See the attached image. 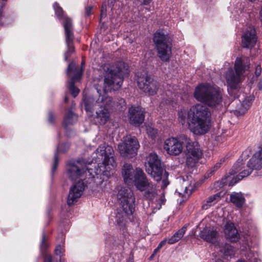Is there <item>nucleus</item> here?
Listing matches in <instances>:
<instances>
[{
	"label": "nucleus",
	"instance_id": "nucleus-40",
	"mask_svg": "<svg viewBox=\"0 0 262 262\" xmlns=\"http://www.w3.org/2000/svg\"><path fill=\"white\" fill-rule=\"evenodd\" d=\"M53 118H54L53 114L52 112H49L48 120L50 123H52L53 122Z\"/></svg>",
	"mask_w": 262,
	"mask_h": 262
},
{
	"label": "nucleus",
	"instance_id": "nucleus-25",
	"mask_svg": "<svg viewBox=\"0 0 262 262\" xmlns=\"http://www.w3.org/2000/svg\"><path fill=\"white\" fill-rule=\"evenodd\" d=\"M69 148V145L68 144H62L59 145L57 147L56 151L55 153L54 156V164L52 167V172H54L58 165V158H57V154L58 152H64L67 151V150Z\"/></svg>",
	"mask_w": 262,
	"mask_h": 262
},
{
	"label": "nucleus",
	"instance_id": "nucleus-9",
	"mask_svg": "<svg viewBox=\"0 0 262 262\" xmlns=\"http://www.w3.org/2000/svg\"><path fill=\"white\" fill-rule=\"evenodd\" d=\"M248 150H245L243 152L241 157L234 164L230 172L231 175L238 173V181L250 175L253 170H259L262 167V161L258 156L257 153L250 159L246 166L245 165L243 162V158H247L248 156Z\"/></svg>",
	"mask_w": 262,
	"mask_h": 262
},
{
	"label": "nucleus",
	"instance_id": "nucleus-18",
	"mask_svg": "<svg viewBox=\"0 0 262 262\" xmlns=\"http://www.w3.org/2000/svg\"><path fill=\"white\" fill-rule=\"evenodd\" d=\"M218 235L217 228L214 226L213 222H210L206 225L200 233V236L202 238L210 243L215 242Z\"/></svg>",
	"mask_w": 262,
	"mask_h": 262
},
{
	"label": "nucleus",
	"instance_id": "nucleus-2",
	"mask_svg": "<svg viewBox=\"0 0 262 262\" xmlns=\"http://www.w3.org/2000/svg\"><path fill=\"white\" fill-rule=\"evenodd\" d=\"M93 159L91 162L84 160L70 161L67 165V172L69 178L72 181L78 179H82L90 176V178H94V175L87 167V164L95 162L98 163L96 169V175H102L107 178L113 173L116 166L114 157V150L112 146L105 143L99 146L93 154Z\"/></svg>",
	"mask_w": 262,
	"mask_h": 262
},
{
	"label": "nucleus",
	"instance_id": "nucleus-29",
	"mask_svg": "<svg viewBox=\"0 0 262 262\" xmlns=\"http://www.w3.org/2000/svg\"><path fill=\"white\" fill-rule=\"evenodd\" d=\"M146 127L147 135L151 138H154L157 134V129H155L153 127L149 125L146 126Z\"/></svg>",
	"mask_w": 262,
	"mask_h": 262
},
{
	"label": "nucleus",
	"instance_id": "nucleus-14",
	"mask_svg": "<svg viewBox=\"0 0 262 262\" xmlns=\"http://www.w3.org/2000/svg\"><path fill=\"white\" fill-rule=\"evenodd\" d=\"M137 83L139 88L149 95H155L159 88L158 83L146 73L138 76Z\"/></svg>",
	"mask_w": 262,
	"mask_h": 262
},
{
	"label": "nucleus",
	"instance_id": "nucleus-37",
	"mask_svg": "<svg viewBox=\"0 0 262 262\" xmlns=\"http://www.w3.org/2000/svg\"><path fill=\"white\" fill-rule=\"evenodd\" d=\"M44 262H52V256L51 255H46L45 257Z\"/></svg>",
	"mask_w": 262,
	"mask_h": 262
},
{
	"label": "nucleus",
	"instance_id": "nucleus-20",
	"mask_svg": "<svg viewBox=\"0 0 262 262\" xmlns=\"http://www.w3.org/2000/svg\"><path fill=\"white\" fill-rule=\"evenodd\" d=\"M256 41L255 30L252 26H250L242 35V46L244 48H250L255 45Z\"/></svg>",
	"mask_w": 262,
	"mask_h": 262
},
{
	"label": "nucleus",
	"instance_id": "nucleus-4",
	"mask_svg": "<svg viewBox=\"0 0 262 262\" xmlns=\"http://www.w3.org/2000/svg\"><path fill=\"white\" fill-rule=\"evenodd\" d=\"M186 144L187 151V165L193 167L202 157V152L198 142L192 141L185 135L178 138H169L164 141V148L171 156H178L183 150V144Z\"/></svg>",
	"mask_w": 262,
	"mask_h": 262
},
{
	"label": "nucleus",
	"instance_id": "nucleus-36",
	"mask_svg": "<svg viewBox=\"0 0 262 262\" xmlns=\"http://www.w3.org/2000/svg\"><path fill=\"white\" fill-rule=\"evenodd\" d=\"M166 242H167V239H164V240L162 241L159 244L158 246V249H161L163 246H164Z\"/></svg>",
	"mask_w": 262,
	"mask_h": 262
},
{
	"label": "nucleus",
	"instance_id": "nucleus-45",
	"mask_svg": "<svg viewBox=\"0 0 262 262\" xmlns=\"http://www.w3.org/2000/svg\"><path fill=\"white\" fill-rule=\"evenodd\" d=\"M259 90H262V81H260L258 84Z\"/></svg>",
	"mask_w": 262,
	"mask_h": 262
},
{
	"label": "nucleus",
	"instance_id": "nucleus-24",
	"mask_svg": "<svg viewBox=\"0 0 262 262\" xmlns=\"http://www.w3.org/2000/svg\"><path fill=\"white\" fill-rule=\"evenodd\" d=\"M186 231V227H183L177 231L171 237L167 238V243L169 244H173L178 242L184 236Z\"/></svg>",
	"mask_w": 262,
	"mask_h": 262
},
{
	"label": "nucleus",
	"instance_id": "nucleus-1",
	"mask_svg": "<svg viewBox=\"0 0 262 262\" xmlns=\"http://www.w3.org/2000/svg\"><path fill=\"white\" fill-rule=\"evenodd\" d=\"M104 70L103 88L101 90L96 88L99 97L97 99L91 97L83 98L86 111L92 113L95 110V121L100 125H104L109 121L110 113L108 109L115 105L114 101L107 95V92L120 89L123 77L129 73L128 66L122 61L117 62L115 65L106 66Z\"/></svg>",
	"mask_w": 262,
	"mask_h": 262
},
{
	"label": "nucleus",
	"instance_id": "nucleus-12",
	"mask_svg": "<svg viewBox=\"0 0 262 262\" xmlns=\"http://www.w3.org/2000/svg\"><path fill=\"white\" fill-rule=\"evenodd\" d=\"M53 7L55 10L56 15L59 17H63L64 21L63 26L64 29L66 40L67 46V51L64 53V59L67 60L71 54L74 51V47L73 46V25L72 20L63 15V12L62 8L59 6L57 3H54Z\"/></svg>",
	"mask_w": 262,
	"mask_h": 262
},
{
	"label": "nucleus",
	"instance_id": "nucleus-26",
	"mask_svg": "<svg viewBox=\"0 0 262 262\" xmlns=\"http://www.w3.org/2000/svg\"><path fill=\"white\" fill-rule=\"evenodd\" d=\"M77 120V115L70 111L66 115L63 123L66 127H67L68 125L72 124L73 123L76 122Z\"/></svg>",
	"mask_w": 262,
	"mask_h": 262
},
{
	"label": "nucleus",
	"instance_id": "nucleus-34",
	"mask_svg": "<svg viewBox=\"0 0 262 262\" xmlns=\"http://www.w3.org/2000/svg\"><path fill=\"white\" fill-rule=\"evenodd\" d=\"M107 7L106 4H103L101 9V17H105L106 15Z\"/></svg>",
	"mask_w": 262,
	"mask_h": 262
},
{
	"label": "nucleus",
	"instance_id": "nucleus-42",
	"mask_svg": "<svg viewBox=\"0 0 262 262\" xmlns=\"http://www.w3.org/2000/svg\"><path fill=\"white\" fill-rule=\"evenodd\" d=\"M220 167V164L217 163L213 168V170L211 171L210 173H212L214 171H216Z\"/></svg>",
	"mask_w": 262,
	"mask_h": 262
},
{
	"label": "nucleus",
	"instance_id": "nucleus-6",
	"mask_svg": "<svg viewBox=\"0 0 262 262\" xmlns=\"http://www.w3.org/2000/svg\"><path fill=\"white\" fill-rule=\"evenodd\" d=\"M194 97L198 101L212 108L218 110L223 106L224 98L221 89L209 83L198 85L194 92Z\"/></svg>",
	"mask_w": 262,
	"mask_h": 262
},
{
	"label": "nucleus",
	"instance_id": "nucleus-7",
	"mask_svg": "<svg viewBox=\"0 0 262 262\" xmlns=\"http://www.w3.org/2000/svg\"><path fill=\"white\" fill-rule=\"evenodd\" d=\"M116 194L117 201L122 211L118 212L116 215V222L122 227L125 225L127 216L132 215L135 211V198L133 191L129 188L118 187Z\"/></svg>",
	"mask_w": 262,
	"mask_h": 262
},
{
	"label": "nucleus",
	"instance_id": "nucleus-19",
	"mask_svg": "<svg viewBox=\"0 0 262 262\" xmlns=\"http://www.w3.org/2000/svg\"><path fill=\"white\" fill-rule=\"evenodd\" d=\"M223 232L226 238L232 242H236L239 239V234L234 224L229 219L225 221Z\"/></svg>",
	"mask_w": 262,
	"mask_h": 262
},
{
	"label": "nucleus",
	"instance_id": "nucleus-31",
	"mask_svg": "<svg viewBox=\"0 0 262 262\" xmlns=\"http://www.w3.org/2000/svg\"><path fill=\"white\" fill-rule=\"evenodd\" d=\"M64 250L63 248L61 247L60 245H57L55 249V254L56 255L61 256V254L63 253Z\"/></svg>",
	"mask_w": 262,
	"mask_h": 262
},
{
	"label": "nucleus",
	"instance_id": "nucleus-39",
	"mask_svg": "<svg viewBox=\"0 0 262 262\" xmlns=\"http://www.w3.org/2000/svg\"><path fill=\"white\" fill-rule=\"evenodd\" d=\"M92 9V7L90 6L85 8V13L86 15L89 16L91 15Z\"/></svg>",
	"mask_w": 262,
	"mask_h": 262
},
{
	"label": "nucleus",
	"instance_id": "nucleus-35",
	"mask_svg": "<svg viewBox=\"0 0 262 262\" xmlns=\"http://www.w3.org/2000/svg\"><path fill=\"white\" fill-rule=\"evenodd\" d=\"M261 72V68L260 65H258L255 67V74L256 77L258 76Z\"/></svg>",
	"mask_w": 262,
	"mask_h": 262
},
{
	"label": "nucleus",
	"instance_id": "nucleus-47",
	"mask_svg": "<svg viewBox=\"0 0 262 262\" xmlns=\"http://www.w3.org/2000/svg\"><path fill=\"white\" fill-rule=\"evenodd\" d=\"M236 262H246L245 260L239 259L237 260Z\"/></svg>",
	"mask_w": 262,
	"mask_h": 262
},
{
	"label": "nucleus",
	"instance_id": "nucleus-43",
	"mask_svg": "<svg viewBox=\"0 0 262 262\" xmlns=\"http://www.w3.org/2000/svg\"><path fill=\"white\" fill-rule=\"evenodd\" d=\"M166 200L165 199L164 194H163L160 198V202L161 204H164Z\"/></svg>",
	"mask_w": 262,
	"mask_h": 262
},
{
	"label": "nucleus",
	"instance_id": "nucleus-41",
	"mask_svg": "<svg viewBox=\"0 0 262 262\" xmlns=\"http://www.w3.org/2000/svg\"><path fill=\"white\" fill-rule=\"evenodd\" d=\"M238 175V174L236 176L234 182H233V181H234V179H232V181H231L229 182V186H232L239 181V180L238 181V178H237Z\"/></svg>",
	"mask_w": 262,
	"mask_h": 262
},
{
	"label": "nucleus",
	"instance_id": "nucleus-10",
	"mask_svg": "<svg viewBox=\"0 0 262 262\" xmlns=\"http://www.w3.org/2000/svg\"><path fill=\"white\" fill-rule=\"evenodd\" d=\"M249 68V66L243 64L241 58H237L234 64L235 72L232 68L228 69L225 73V78L230 89L228 92L231 95V91L238 88L239 84L242 82L246 75V71Z\"/></svg>",
	"mask_w": 262,
	"mask_h": 262
},
{
	"label": "nucleus",
	"instance_id": "nucleus-30",
	"mask_svg": "<svg viewBox=\"0 0 262 262\" xmlns=\"http://www.w3.org/2000/svg\"><path fill=\"white\" fill-rule=\"evenodd\" d=\"M48 246V243L46 241L45 235H43L42 237L41 244V246H40L41 251L42 252H43V250H46V248H47Z\"/></svg>",
	"mask_w": 262,
	"mask_h": 262
},
{
	"label": "nucleus",
	"instance_id": "nucleus-46",
	"mask_svg": "<svg viewBox=\"0 0 262 262\" xmlns=\"http://www.w3.org/2000/svg\"><path fill=\"white\" fill-rule=\"evenodd\" d=\"M224 103L225 106H226V105H228L230 102H226V101H225Z\"/></svg>",
	"mask_w": 262,
	"mask_h": 262
},
{
	"label": "nucleus",
	"instance_id": "nucleus-32",
	"mask_svg": "<svg viewBox=\"0 0 262 262\" xmlns=\"http://www.w3.org/2000/svg\"><path fill=\"white\" fill-rule=\"evenodd\" d=\"M116 2L115 0H107L103 4H106L107 8L112 10Z\"/></svg>",
	"mask_w": 262,
	"mask_h": 262
},
{
	"label": "nucleus",
	"instance_id": "nucleus-11",
	"mask_svg": "<svg viewBox=\"0 0 262 262\" xmlns=\"http://www.w3.org/2000/svg\"><path fill=\"white\" fill-rule=\"evenodd\" d=\"M158 56L163 61H168L171 55L172 43L171 39L166 33L162 31H157L154 36Z\"/></svg>",
	"mask_w": 262,
	"mask_h": 262
},
{
	"label": "nucleus",
	"instance_id": "nucleus-44",
	"mask_svg": "<svg viewBox=\"0 0 262 262\" xmlns=\"http://www.w3.org/2000/svg\"><path fill=\"white\" fill-rule=\"evenodd\" d=\"M160 250V249H158V247L154 250V253L152 254V255L150 257V259H151V258L154 256V255Z\"/></svg>",
	"mask_w": 262,
	"mask_h": 262
},
{
	"label": "nucleus",
	"instance_id": "nucleus-33",
	"mask_svg": "<svg viewBox=\"0 0 262 262\" xmlns=\"http://www.w3.org/2000/svg\"><path fill=\"white\" fill-rule=\"evenodd\" d=\"M184 190L183 192L184 194L189 195L191 193V189L189 188V187L187 186V184H186L185 182L184 183Z\"/></svg>",
	"mask_w": 262,
	"mask_h": 262
},
{
	"label": "nucleus",
	"instance_id": "nucleus-48",
	"mask_svg": "<svg viewBox=\"0 0 262 262\" xmlns=\"http://www.w3.org/2000/svg\"><path fill=\"white\" fill-rule=\"evenodd\" d=\"M64 101L66 102H68V98L67 97H66L65 98H64Z\"/></svg>",
	"mask_w": 262,
	"mask_h": 262
},
{
	"label": "nucleus",
	"instance_id": "nucleus-17",
	"mask_svg": "<svg viewBox=\"0 0 262 262\" xmlns=\"http://www.w3.org/2000/svg\"><path fill=\"white\" fill-rule=\"evenodd\" d=\"M144 110L139 106H133L128 110V118L130 124L139 126L144 120Z\"/></svg>",
	"mask_w": 262,
	"mask_h": 262
},
{
	"label": "nucleus",
	"instance_id": "nucleus-28",
	"mask_svg": "<svg viewBox=\"0 0 262 262\" xmlns=\"http://www.w3.org/2000/svg\"><path fill=\"white\" fill-rule=\"evenodd\" d=\"M225 255L232 256L234 255V250L233 247L230 245H226L224 249L221 250Z\"/></svg>",
	"mask_w": 262,
	"mask_h": 262
},
{
	"label": "nucleus",
	"instance_id": "nucleus-15",
	"mask_svg": "<svg viewBox=\"0 0 262 262\" xmlns=\"http://www.w3.org/2000/svg\"><path fill=\"white\" fill-rule=\"evenodd\" d=\"M82 71V69H79L74 62L70 63L68 66L67 74L71 78L69 82V89L74 97H76L79 93V89L74 86V83L80 80Z\"/></svg>",
	"mask_w": 262,
	"mask_h": 262
},
{
	"label": "nucleus",
	"instance_id": "nucleus-23",
	"mask_svg": "<svg viewBox=\"0 0 262 262\" xmlns=\"http://www.w3.org/2000/svg\"><path fill=\"white\" fill-rule=\"evenodd\" d=\"M221 192H218L213 195L209 196L205 201L204 202L202 208L204 209H207L209 207L215 205L222 198Z\"/></svg>",
	"mask_w": 262,
	"mask_h": 262
},
{
	"label": "nucleus",
	"instance_id": "nucleus-22",
	"mask_svg": "<svg viewBox=\"0 0 262 262\" xmlns=\"http://www.w3.org/2000/svg\"><path fill=\"white\" fill-rule=\"evenodd\" d=\"M230 200L238 208H241L245 202V199L241 192H232L230 194Z\"/></svg>",
	"mask_w": 262,
	"mask_h": 262
},
{
	"label": "nucleus",
	"instance_id": "nucleus-13",
	"mask_svg": "<svg viewBox=\"0 0 262 262\" xmlns=\"http://www.w3.org/2000/svg\"><path fill=\"white\" fill-rule=\"evenodd\" d=\"M139 144L135 137L126 136L118 145L119 152L123 156L132 157L136 155Z\"/></svg>",
	"mask_w": 262,
	"mask_h": 262
},
{
	"label": "nucleus",
	"instance_id": "nucleus-16",
	"mask_svg": "<svg viewBox=\"0 0 262 262\" xmlns=\"http://www.w3.org/2000/svg\"><path fill=\"white\" fill-rule=\"evenodd\" d=\"M85 188V185L82 180L78 181L70 188L67 198V204L72 205L77 202L82 195Z\"/></svg>",
	"mask_w": 262,
	"mask_h": 262
},
{
	"label": "nucleus",
	"instance_id": "nucleus-8",
	"mask_svg": "<svg viewBox=\"0 0 262 262\" xmlns=\"http://www.w3.org/2000/svg\"><path fill=\"white\" fill-rule=\"evenodd\" d=\"M146 171L157 182L162 181L161 188L165 189L169 184V173L164 168L160 158L155 152L146 157Z\"/></svg>",
	"mask_w": 262,
	"mask_h": 262
},
{
	"label": "nucleus",
	"instance_id": "nucleus-3",
	"mask_svg": "<svg viewBox=\"0 0 262 262\" xmlns=\"http://www.w3.org/2000/svg\"><path fill=\"white\" fill-rule=\"evenodd\" d=\"M211 112L207 106L196 104L189 110L183 108L178 112V120L182 125L188 124L194 135H203L210 128Z\"/></svg>",
	"mask_w": 262,
	"mask_h": 262
},
{
	"label": "nucleus",
	"instance_id": "nucleus-21",
	"mask_svg": "<svg viewBox=\"0 0 262 262\" xmlns=\"http://www.w3.org/2000/svg\"><path fill=\"white\" fill-rule=\"evenodd\" d=\"M245 246L243 250H247L245 256L249 262H262L257 252L252 250V241L250 238H247L245 242Z\"/></svg>",
	"mask_w": 262,
	"mask_h": 262
},
{
	"label": "nucleus",
	"instance_id": "nucleus-27",
	"mask_svg": "<svg viewBox=\"0 0 262 262\" xmlns=\"http://www.w3.org/2000/svg\"><path fill=\"white\" fill-rule=\"evenodd\" d=\"M253 100V97L251 96H248L243 100L242 107H243V109L241 108L239 112L244 113L245 111L247 110L250 107Z\"/></svg>",
	"mask_w": 262,
	"mask_h": 262
},
{
	"label": "nucleus",
	"instance_id": "nucleus-38",
	"mask_svg": "<svg viewBox=\"0 0 262 262\" xmlns=\"http://www.w3.org/2000/svg\"><path fill=\"white\" fill-rule=\"evenodd\" d=\"M141 4L143 5H147L149 4L152 0H139Z\"/></svg>",
	"mask_w": 262,
	"mask_h": 262
},
{
	"label": "nucleus",
	"instance_id": "nucleus-5",
	"mask_svg": "<svg viewBox=\"0 0 262 262\" xmlns=\"http://www.w3.org/2000/svg\"><path fill=\"white\" fill-rule=\"evenodd\" d=\"M122 175L127 184H134L136 188L143 192V195L152 200L156 195V186L149 181L140 168L134 169L132 164L125 163L122 167Z\"/></svg>",
	"mask_w": 262,
	"mask_h": 262
}]
</instances>
